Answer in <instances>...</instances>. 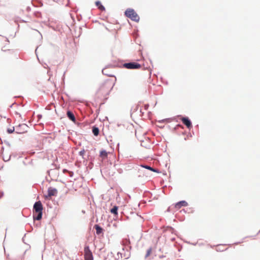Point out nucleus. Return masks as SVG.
Listing matches in <instances>:
<instances>
[{
    "label": "nucleus",
    "instance_id": "nucleus-8",
    "mask_svg": "<svg viewBox=\"0 0 260 260\" xmlns=\"http://www.w3.org/2000/svg\"><path fill=\"white\" fill-rule=\"evenodd\" d=\"M188 205L187 203L185 201H180L175 205V207L177 209H179L181 207H186Z\"/></svg>",
    "mask_w": 260,
    "mask_h": 260
},
{
    "label": "nucleus",
    "instance_id": "nucleus-13",
    "mask_svg": "<svg viewBox=\"0 0 260 260\" xmlns=\"http://www.w3.org/2000/svg\"><path fill=\"white\" fill-rule=\"evenodd\" d=\"M96 6L98 7V8L103 11L105 10V7L101 4V2L99 1H97L95 2Z\"/></svg>",
    "mask_w": 260,
    "mask_h": 260
},
{
    "label": "nucleus",
    "instance_id": "nucleus-2",
    "mask_svg": "<svg viewBox=\"0 0 260 260\" xmlns=\"http://www.w3.org/2000/svg\"><path fill=\"white\" fill-rule=\"evenodd\" d=\"M43 206L40 201L37 202L34 205L33 218L34 220H39L42 216Z\"/></svg>",
    "mask_w": 260,
    "mask_h": 260
},
{
    "label": "nucleus",
    "instance_id": "nucleus-14",
    "mask_svg": "<svg viewBox=\"0 0 260 260\" xmlns=\"http://www.w3.org/2000/svg\"><path fill=\"white\" fill-rule=\"evenodd\" d=\"M117 210H118V207L116 206H115L113 207V208H112L110 210V212L112 214H114V215H117L118 214Z\"/></svg>",
    "mask_w": 260,
    "mask_h": 260
},
{
    "label": "nucleus",
    "instance_id": "nucleus-5",
    "mask_svg": "<svg viewBox=\"0 0 260 260\" xmlns=\"http://www.w3.org/2000/svg\"><path fill=\"white\" fill-rule=\"evenodd\" d=\"M124 67L128 69H140L141 66L138 63L136 62H129L125 63L123 64Z\"/></svg>",
    "mask_w": 260,
    "mask_h": 260
},
{
    "label": "nucleus",
    "instance_id": "nucleus-15",
    "mask_svg": "<svg viewBox=\"0 0 260 260\" xmlns=\"http://www.w3.org/2000/svg\"><path fill=\"white\" fill-rule=\"evenodd\" d=\"M92 133L95 136H98L99 134V129L96 127H93L92 128Z\"/></svg>",
    "mask_w": 260,
    "mask_h": 260
},
{
    "label": "nucleus",
    "instance_id": "nucleus-7",
    "mask_svg": "<svg viewBox=\"0 0 260 260\" xmlns=\"http://www.w3.org/2000/svg\"><path fill=\"white\" fill-rule=\"evenodd\" d=\"M57 191L55 188H49L48 190V195L46 198H50L52 196H55L56 195Z\"/></svg>",
    "mask_w": 260,
    "mask_h": 260
},
{
    "label": "nucleus",
    "instance_id": "nucleus-11",
    "mask_svg": "<svg viewBox=\"0 0 260 260\" xmlns=\"http://www.w3.org/2000/svg\"><path fill=\"white\" fill-rule=\"evenodd\" d=\"M94 228L96 230V233L98 235H100L103 232V229L101 228L99 225L95 224Z\"/></svg>",
    "mask_w": 260,
    "mask_h": 260
},
{
    "label": "nucleus",
    "instance_id": "nucleus-4",
    "mask_svg": "<svg viewBox=\"0 0 260 260\" xmlns=\"http://www.w3.org/2000/svg\"><path fill=\"white\" fill-rule=\"evenodd\" d=\"M84 260H93V256L88 245H85L84 248Z\"/></svg>",
    "mask_w": 260,
    "mask_h": 260
},
{
    "label": "nucleus",
    "instance_id": "nucleus-17",
    "mask_svg": "<svg viewBox=\"0 0 260 260\" xmlns=\"http://www.w3.org/2000/svg\"><path fill=\"white\" fill-rule=\"evenodd\" d=\"M151 252H152V248H149L147 251L146 257L149 256L150 255Z\"/></svg>",
    "mask_w": 260,
    "mask_h": 260
},
{
    "label": "nucleus",
    "instance_id": "nucleus-12",
    "mask_svg": "<svg viewBox=\"0 0 260 260\" xmlns=\"http://www.w3.org/2000/svg\"><path fill=\"white\" fill-rule=\"evenodd\" d=\"M108 153L106 150H103L100 151V156L103 159H105L107 157Z\"/></svg>",
    "mask_w": 260,
    "mask_h": 260
},
{
    "label": "nucleus",
    "instance_id": "nucleus-18",
    "mask_svg": "<svg viewBox=\"0 0 260 260\" xmlns=\"http://www.w3.org/2000/svg\"><path fill=\"white\" fill-rule=\"evenodd\" d=\"M14 128H10L8 129V132L10 134L12 133L14 131Z\"/></svg>",
    "mask_w": 260,
    "mask_h": 260
},
{
    "label": "nucleus",
    "instance_id": "nucleus-19",
    "mask_svg": "<svg viewBox=\"0 0 260 260\" xmlns=\"http://www.w3.org/2000/svg\"><path fill=\"white\" fill-rule=\"evenodd\" d=\"M63 172L64 173L66 172H67V170L64 169V170H63Z\"/></svg>",
    "mask_w": 260,
    "mask_h": 260
},
{
    "label": "nucleus",
    "instance_id": "nucleus-3",
    "mask_svg": "<svg viewBox=\"0 0 260 260\" xmlns=\"http://www.w3.org/2000/svg\"><path fill=\"white\" fill-rule=\"evenodd\" d=\"M125 15L126 17L130 18L132 20L138 22L140 17L137 13L132 9H128L125 12Z\"/></svg>",
    "mask_w": 260,
    "mask_h": 260
},
{
    "label": "nucleus",
    "instance_id": "nucleus-1",
    "mask_svg": "<svg viewBox=\"0 0 260 260\" xmlns=\"http://www.w3.org/2000/svg\"><path fill=\"white\" fill-rule=\"evenodd\" d=\"M114 85V81L111 79H107L102 82L99 87L97 94L99 96H106L108 95Z\"/></svg>",
    "mask_w": 260,
    "mask_h": 260
},
{
    "label": "nucleus",
    "instance_id": "nucleus-9",
    "mask_svg": "<svg viewBox=\"0 0 260 260\" xmlns=\"http://www.w3.org/2000/svg\"><path fill=\"white\" fill-rule=\"evenodd\" d=\"M182 121L188 128L191 127V123L190 120L187 117H183L182 118Z\"/></svg>",
    "mask_w": 260,
    "mask_h": 260
},
{
    "label": "nucleus",
    "instance_id": "nucleus-6",
    "mask_svg": "<svg viewBox=\"0 0 260 260\" xmlns=\"http://www.w3.org/2000/svg\"><path fill=\"white\" fill-rule=\"evenodd\" d=\"M28 129V126L24 123L19 124L18 126L16 127V130L17 133L19 134H23L27 132Z\"/></svg>",
    "mask_w": 260,
    "mask_h": 260
},
{
    "label": "nucleus",
    "instance_id": "nucleus-10",
    "mask_svg": "<svg viewBox=\"0 0 260 260\" xmlns=\"http://www.w3.org/2000/svg\"><path fill=\"white\" fill-rule=\"evenodd\" d=\"M67 116H68V118L71 120H72L73 122H75V121H76L75 117L74 114L72 112H71L70 111H68L67 112Z\"/></svg>",
    "mask_w": 260,
    "mask_h": 260
},
{
    "label": "nucleus",
    "instance_id": "nucleus-16",
    "mask_svg": "<svg viewBox=\"0 0 260 260\" xmlns=\"http://www.w3.org/2000/svg\"><path fill=\"white\" fill-rule=\"evenodd\" d=\"M142 167H143V168H145L146 169H147L148 170H151V171H152L153 172H157L155 169H153V168H151V167H149L148 166H142Z\"/></svg>",
    "mask_w": 260,
    "mask_h": 260
}]
</instances>
